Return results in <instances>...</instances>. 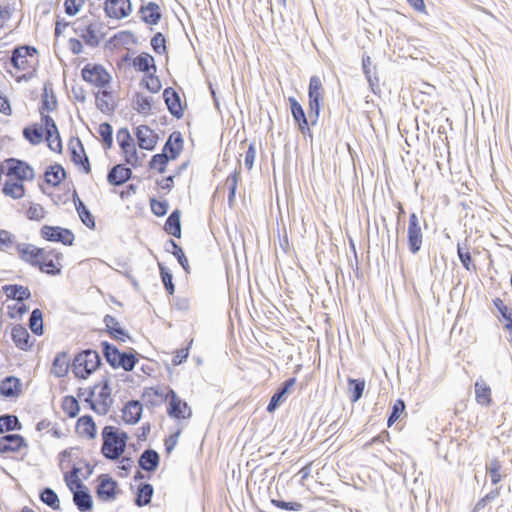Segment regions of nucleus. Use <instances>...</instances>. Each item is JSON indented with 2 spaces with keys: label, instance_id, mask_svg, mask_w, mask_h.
I'll return each instance as SVG.
<instances>
[{
  "label": "nucleus",
  "instance_id": "obj_63",
  "mask_svg": "<svg viewBox=\"0 0 512 512\" xmlns=\"http://www.w3.org/2000/svg\"><path fill=\"white\" fill-rule=\"evenodd\" d=\"M151 47L157 54L166 52V39L161 32H157L151 39Z\"/></svg>",
  "mask_w": 512,
  "mask_h": 512
},
{
  "label": "nucleus",
  "instance_id": "obj_33",
  "mask_svg": "<svg viewBox=\"0 0 512 512\" xmlns=\"http://www.w3.org/2000/svg\"><path fill=\"white\" fill-rule=\"evenodd\" d=\"M110 394L111 391L109 386V379L104 378L101 382V390L99 392L100 402L97 405L96 410L98 414L104 415L109 411L110 406L112 405L113 402Z\"/></svg>",
  "mask_w": 512,
  "mask_h": 512
},
{
  "label": "nucleus",
  "instance_id": "obj_11",
  "mask_svg": "<svg viewBox=\"0 0 512 512\" xmlns=\"http://www.w3.org/2000/svg\"><path fill=\"white\" fill-rule=\"evenodd\" d=\"M38 51L35 47L23 45L13 49L10 62L17 70H26L30 67L28 58H33L37 55Z\"/></svg>",
  "mask_w": 512,
  "mask_h": 512
},
{
  "label": "nucleus",
  "instance_id": "obj_58",
  "mask_svg": "<svg viewBox=\"0 0 512 512\" xmlns=\"http://www.w3.org/2000/svg\"><path fill=\"white\" fill-rule=\"evenodd\" d=\"M142 84L151 93L159 92L162 87L160 79L155 76V72L145 75L142 79Z\"/></svg>",
  "mask_w": 512,
  "mask_h": 512
},
{
  "label": "nucleus",
  "instance_id": "obj_57",
  "mask_svg": "<svg viewBox=\"0 0 512 512\" xmlns=\"http://www.w3.org/2000/svg\"><path fill=\"white\" fill-rule=\"evenodd\" d=\"M239 176H240V171L235 169L234 172L231 173L227 177V180H226V183H227L228 189H229L228 203L230 206L233 204V201L235 199Z\"/></svg>",
  "mask_w": 512,
  "mask_h": 512
},
{
  "label": "nucleus",
  "instance_id": "obj_23",
  "mask_svg": "<svg viewBox=\"0 0 512 512\" xmlns=\"http://www.w3.org/2000/svg\"><path fill=\"white\" fill-rule=\"evenodd\" d=\"M101 24L91 23L83 28L79 27L75 31L90 47H97L100 44L101 37L98 35Z\"/></svg>",
  "mask_w": 512,
  "mask_h": 512
},
{
  "label": "nucleus",
  "instance_id": "obj_43",
  "mask_svg": "<svg viewBox=\"0 0 512 512\" xmlns=\"http://www.w3.org/2000/svg\"><path fill=\"white\" fill-rule=\"evenodd\" d=\"M22 424L16 415L4 414L0 416V433L5 431L21 430Z\"/></svg>",
  "mask_w": 512,
  "mask_h": 512
},
{
  "label": "nucleus",
  "instance_id": "obj_61",
  "mask_svg": "<svg viewBox=\"0 0 512 512\" xmlns=\"http://www.w3.org/2000/svg\"><path fill=\"white\" fill-rule=\"evenodd\" d=\"M116 139L121 150L131 148V145L134 144V140L127 128H120L117 131Z\"/></svg>",
  "mask_w": 512,
  "mask_h": 512
},
{
  "label": "nucleus",
  "instance_id": "obj_29",
  "mask_svg": "<svg viewBox=\"0 0 512 512\" xmlns=\"http://www.w3.org/2000/svg\"><path fill=\"white\" fill-rule=\"evenodd\" d=\"M21 392V382L15 376H7L0 381V395L6 398L16 397Z\"/></svg>",
  "mask_w": 512,
  "mask_h": 512
},
{
  "label": "nucleus",
  "instance_id": "obj_46",
  "mask_svg": "<svg viewBox=\"0 0 512 512\" xmlns=\"http://www.w3.org/2000/svg\"><path fill=\"white\" fill-rule=\"evenodd\" d=\"M39 498L44 504H46L53 510H58L60 508V501L58 495L53 489L49 487H45L40 491Z\"/></svg>",
  "mask_w": 512,
  "mask_h": 512
},
{
  "label": "nucleus",
  "instance_id": "obj_64",
  "mask_svg": "<svg viewBox=\"0 0 512 512\" xmlns=\"http://www.w3.org/2000/svg\"><path fill=\"white\" fill-rule=\"evenodd\" d=\"M45 210L44 208L42 207V205L40 204H37V203H31V205L29 206L27 212H26V216L29 220H35V221H40L42 220L44 217H45Z\"/></svg>",
  "mask_w": 512,
  "mask_h": 512
},
{
  "label": "nucleus",
  "instance_id": "obj_4",
  "mask_svg": "<svg viewBox=\"0 0 512 512\" xmlns=\"http://www.w3.org/2000/svg\"><path fill=\"white\" fill-rule=\"evenodd\" d=\"M101 364V358L97 351L92 349L78 353L72 363V371L77 378L87 379Z\"/></svg>",
  "mask_w": 512,
  "mask_h": 512
},
{
  "label": "nucleus",
  "instance_id": "obj_50",
  "mask_svg": "<svg viewBox=\"0 0 512 512\" xmlns=\"http://www.w3.org/2000/svg\"><path fill=\"white\" fill-rule=\"evenodd\" d=\"M112 95L107 90L99 91L96 94V106L103 113H111L114 110L113 105L109 103Z\"/></svg>",
  "mask_w": 512,
  "mask_h": 512
},
{
  "label": "nucleus",
  "instance_id": "obj_14",
  "mask_svg": "<svg viewBox=\"0 0 512 512\" xmlns=\"http://www.w3.org/2000/svg\"><path fill=\"white\" fill-rule=\"evenodd\" d=\"M104 4V11L109 18L123 19L132 12L130 0H106Z\"/></svg>",
  "mask_w": 512,
  "mask_h": 512
},
{
  "label": "nucleus",
  "instance_id": "obj_26",
  "mask_svg": "<svg viewBox=\"0 0 512 512\" xmlns=\"http://www.w3.org/2000/svg\"><path fill=\"white\" fill-rule=\"evenodd\" d=\"M142 404L138 400L129 401L122 410V418L127 424H136L142 415Z\"/></svg>",
  "mask_w": 512,
  "mask_h": 512
},
{
  "label": "nucleus",
  "instance_id": "obj_1",
  "mask_svg": "<svg viewBox=\"0 0 512 512\" xmlns=\"http://www.w3.org/2000/svg\"><path fill=\"white\" fill-rule=\"evenodd\" d=\"M101 435L103 440L101 453L103 456L109 460L119 459L126 449L128 434L108 425L103 428Z\"/></svg>",
  "mask_w": 512,
  "mask_h": 512
},
{
  "label": "nucleus",
  "instance_id": "obj_28",
  "mask_svg": "<svg viewBox=\"0 0 512 512\" xmlns=\"http://www.w3.org/2000/svg\"><path fill=\"white\" fill-rule=\"evenodd\" d=\"M2 290L8 299L23 302L31 298V292L28 287L18 284H7Z\"/></svg>",
  "mask_w": 512,
  "mask_h": 512
},
{
  "label": "nucleus",
  "instance_id": "obj_32",
  "mask_svg": "<svg viewBox=\"0 0 512 512\" xmlns=\"http://www.w3.org/2000/svg\"><path fill=\"white\" fill-rule=\"evenodd\" d=\"M474 387L476 402L484 407L490 406L492 403L490 386L482 378H479Z\"/></svg>",
  "mask_w": 512,
  "mask_h": 512
},
{
  "label": "nucleus",
  "instance_id": "obj_31",
  "mask_svg": "<svg viewBox=\"0 0 512 512\" xmlns=\"http://www.w3.org/2000/svg\"><path fill=\"white\" fill-rule=\"evenodd\" d=\"M362 67L363 72L366 76V79L369 83V87L374 94L380 92L379 86V78L377 77V73L375 67H371V58L368 55H364L362 58Z\"/></svg>",
  "mask_w": 512,
  "mask_h": 512
},
{
  "label": "nucleus",
  "instance_id": "obj_6",
  "mask_svg": "<svg viewBox=\"0 0 512 512\" xmlns=\"http://www.w3.org/2000/svg\"><path fill=\"white\" fill-rule=\"evenodd\" d=\"M81 75L84 81L98 88H104L111 81L110 74L100 64H86L81 70Z\"/></svg>",
  "mask_w": 512,
  "mask_h": 512
},
{
  "label": "nucleus",
  "instance_id": "obj_34",
  "mask_svg": "<svg viewBox=\"0 0 512 512\" xmlns=\"http://www.w3.org/2000/svg\"><path fill=\"white\" fill-rule=\"evenodd\" d=\"M106 330L110 336L116 340L124 342L126 338H129L128 332L119 326L118 320L111 315H106L103 319Z\"/></svg>",
  "mask_w": 512,
  "mask_h": 512
},
{
  "label": "nucleus",
  "instance_id": "obj_52",
  "mask_svg": "<svg viewBox=\"0 0 512 512\" xmlns=\"http://www.w3.org/2000/svg\"><path fill=\"white\" fill-rule=\"evenodd\" d=\"M62 409L68 417L74 418L80 411V406L74 396H65L62 402Z\"/></svg>",
  "mask_w": 512,
  "mask_h": 512
},
{
  "label": "nucleus",
  "instance_id": "obj_48",
  "mask_svg": "<svg viewBox=\"0 0 512 512\" xmlns=\"http://www.w3.org/2000/svg\"><path fill=\"white\" fill-rule=\"evenodd\" d=\"M168 244L172 247V250L167 249L168 252H171L181 267L185 270L186 273H190V266L188 263V259L185 256L183 249L173 240L170 239Z\"/></svg>",
  "mask_w": 512,
  "mask_h": 512
},
{
  "label": "nucleus",
  "instance_id": "obj_35",
  "mask_svg": "<svg viewBox=\"0 0 512 512\" xmlns=\"http://www.w3.org/2000/svg\"><path fill=\"white\" fill-rule=\"evenodd\" d=\"M133 67L136 70L147 74L151 73V70L156 72V65L153 56L145 52L139 54L133 59Z\"/></svg>",
  "mask_w": 512,
  "mask_h": 512
},
{
  "label": "nucleus",
  "instance_id": "obj_25",
  "mask_svg": "<svg viewBox=\"0 0 512 512\" xmlns=\"http://www.w3.org/2000/svg\"><path fill=\"white\" fill-rule=\"evenodd\" d=\"M160 463V456L157 451L153 449H146L139 457V467L147 472H154L157 470Z\"/></svg>",
  "mask_w": 512,
  "mask_h": 512
},
{
  "label": "nucleus",
  "instance_id": "obj_5",
  "mask_svg": "<svg viewBox=\"0 0 512 512\" xmlns=\"http://www.w3.org/2000/svg\"><path fill=\"white\" fill-rule=\"evenodd\" d=\"M309 117L312 125L316 124L320 114V102L323 99V85L318 76H312L308 88Z\"/></svg>",
  "mask_w": 512,
  "mask_h": 512
},
{
  "label": "nucleus",
  "instance_id": "obj_44",
  "mask_svg": "<svg viewBox=\"0 0 512 512\" xmlns=\"http://www.w3.org/2000/svg\"><path fill=\"white\" fill-rule=\"evenodd\" d=\"M43 129L37 124L27 126L23 129L24 138L32 145H38L43 140Z\"/></svg>",
  "mask_w": 512,
  "mask_h": 512
},
{
  "label": "nucleus",
  "instance_id": "obj_56",
  "mask_svg": "<svg viewBox=\"0 0 512 512\" xmlns=\"http://www.w3.org/2000/svg\"><path fill=\"white\" fill-rule=\"evenodd\" d=\"M457 254H458V257H459L463 267L467 271H475L476 270V265L473 263V260H472V257H471V254H470L468 248L464 249L460 245V243H458Z\"/></svg>",
  "mask_w": 512,
  "mask_h": 512
},
{
  "label": "nucleus",
  "instance_id": "obj_21",
  "mask_svg": "<svg viewBox=\"0 0 512 512\" xmlns=\"http://www.w3.org/2000/svg\"><path fill=\"white\" fill-rule=\"evenodd\" d=\"M132 177V170L123 164L113 166L107 174V181L113 186H120Z\"/></svg>",
  "mask_w": 512,
  "mask_h": 512
},
{
  "label": "nucleus",
  "instance_id": "obj_13",
  "mask_svg": "<svg viewBox=\"0 0 512 512\" xmlns=\"http://www.w3.org/2000/svg\"><path fill=\"white\" fill-rule=\"evenodd\" d=\"M96 488L97 497L103 502H110L116 498L117 482L108 474H101Z\"/></svg>",
  "mask_w": 512,
  "mask_h": 512
},
{
  "label": "nucleus",
  "instance_id": "obj_19",
  "mask_svg": "<svg viewBox=\"0 0 512 512\" xmlns=\"http://www.w3.org/2000/svg\"><path fill=\"white\" fill-rule=\"evenodd\" d=\"M290 110L295 123L302 134L310 132L309 123L302 105L294 97H289Z\"/></svg>",
  "mask_w": 512,
  "mask_h": 512
},
{
  "label": "nucleus",
  "instance_id": "obj_10",
  "mask_svg": "<svg viewBox=\"0 0 512 512\" xmlns=\"http://www.w3.org/2000/svg\"><path fill=\"white\" fill-rule=\"evenodd\" d=\"M166 399H169L167 413L171 418L187 419L192 416V410L187 402L183 401L173 389L168 390Z\"/></svg>",
  "mask_w": 512,
  "mask_h": 512
},
{
  "label": "nucleus",
  "instance_id": "obj_9",
  "mask_svg": "<svg viewBox=\"0 0 512 512\" xmlns=\"http://www.w3.org/2000/svg\"><path fill=\"white\" fill-rule=\"evenodd\" d=\"M40 235L47 241L59 242L67 246L73 245L75 239V235L70 229L60 226L44 225L40 229Z\"/></svg>",
  "mask_w": 512,
  "mask_h": 512
},
{
  "label": "nucleus",
  "instance_id": "obj_39",
  "mask_svg": "<svg viewBox=\"0 0 512 512\" xmlns=\"http://www.w3.org/2000/svg\"><path fill=\"white\" fill-rule=\"evenodd\" d=\"M69 371L68 355L62 351L55 356L51 372L58 378L64 377Z\"/></svg>",
  "mask_w": 512,
  "mask_h": 512
},
{
  "label": "nucleus",
  "instance_id": "obj_49",
  "mask_svg": "<svg viewBox=\"0 0 512 512\" xmlns=\"http://www.w3.org/2000/svg\"><path fill=\"white\" fill-rule=\"evenodd\" d=\"M37 268L45 274L56 276L61 273L62 266L61 264L55 263L53 259H40Z\"/></svg>",
  "mask_w": 512,
  "mask_h": 512
},
{
  "label": "nucleus",
  "instance_id": "obj_24",
  "mask_svg": "<svg viewBox=\"0 0 512 512\" xmlns=\"http://www.w3.org/2000/svg\"><path fill=\"white\" fill-rule=\"evenodd\" d=\"M139 13L143 22L149 25H156L162 17L160 6L155 2H149L140 7Z\"/></svg>",
  "mask_w": 512,
  "mask_h": 512
},
{
  "label": "nucleus",
  "instance_id": "obj_27",
  "mask_svg": "<svg viewBox=\"0 0 512 512\" xmlns=\"http://www.w3.org/2000/svg\"><path fill=\"white\" fill-rule=\"evenodd\" d=\"M11 336H12V340L15 344V346L23 351H27L28 349L31 348L32 346V343H30V334L28 332V330L18 324V325H15L13 328H12V332H11Z\"/></svg>",
  "mask_w": 512,
  "mask_h": 512
},
{
  "label": "nucleus",
  "instance_id": "obj_16",
  "mask_svg": "<svg viewBox=\"0 0 512 512\" xmlns=\"http://www.w3.org/2000/svg\"><path fill=\"white\" fill-rule=\"evenodd\" d=\"M27 447L25 438L19 434H7L0 437V454L18 452Z\"/></svg>",
  "mask_w": 512,
  "mask_h": 512
},
{
  "label": "nucleus",
  "instance_id": "obj_59",
  "mask_svg": "<svg viewBox=\"0 0 512 512\" xmlns=\"http://www.w3.org/2000/svg\"><path fill=\"white\" fill-rule=\"evenodd\" d=\"M405 408L406 405L402 399H397L395 401L387 420L388 427H391L400 418V415L405 411Z\"/></svg>",
  "mask_w": 512,
  "mask_h": 512
},
{
  "label": "nucleus",
  "instance_id": "obj_15",
  "mask_svg": "<svg viewBox=\"0 0 512 512\" xmlns=\"http://www.w3.org/2000/svg\"><path fill=\"white\" fill-rule=\"evenodd\" d=\"M296 379L289 378L284 381L272 395L266 408L267 412L273 413L283 402L286 401L290 389L295 385Z\"/></svg>",
  "mask_w": 512,
  "mask_h": 512
},
{
  "label": "nucleus",
  "instance_id": "obj_17",
  "mask_svg": "<svg viewBox=\"0 0 512 512\" xmlns=\"http://www.w3.org/2000/svg\"><path fill=\"white\" fill-rule=\"evenodd\" d=\"M163 99L171 115L177 119L183 117V108L180 96L172 87H167L164 89Z\"/></svg>",
  "mask_w": 512,
  "mask_h": 512
},
{
  "label": "nucleus",
  "instance_id": "obj_38",
  "mask_svg": "<svg viewBox=\"0 0 512 512\" xmlns=\"http://www.w3.org/2000/svg\"><path fill=\"white\" fill-rule=\"evenodd\" d=\"M180 217H181L180 210L176 209V210L172 211V213L168 216V218L165 222V226H164L165 231L168 234H170L176 238L181 237Z\"/></svg>",
  "mask_w": 512,
  "mask_h": 512
},
{
  "label": "nucleus",
  "instance_id": "obj_51",
  "mask_svg": "<svg viewBox=\"0 0 512 512\" xmlns=\"http://www.w3.org/2000/svg\"><path fill=\"white\" fill-rule=\"evenodd\" d=\"M151 101L150 97L144 96L141 93H136L133 98V108L141 114H148L151 110Z\"/></svg>",
  "mask_w": 512,
  "mask_h": 512
},
{
  "label": "nucleus",
  "instance_id": "obj_3",
  "mask_svg": "<svg viewBox=\"0 0 512 512\" xmlns=\"http://www.w3.org/2000/svg\"><path fill=\"white\" fill-rule=\"evenodd\" d=\"M102 353L107 363L114 369L122 368L127 372L132 371L138 359L136 352L132 349L130 352H121L116 346L107 341L101 342Z\"/></svg>",
  "mask_w": 512,
  "mask_h": 512
},
{
  "label": "nucleus",
  "instance_id": "obj_42",
  "mask_svg": "<svg viewBox=\"0 0 512 512\" xmlns=\"http://www.w3.org/2000/svg\"><path fill=\"white\" fill-rule=\"evenodd\" d=\"M348 392L350 394V400L352 403L358 402L364 392L365 388V379L364 378H348Z\"/></svg>",
  "mask_w": 512,
  "mask_h": 512
},
{
  "label": "nucleus",
  "instance_id": "obj_7",
  "mask_svg": "<svg viewBox=\"0 0 512 512\" xmlns=\"http://www.w3.org/2000/svg\"><path fill=\"white\" fill-rule=\"evenodd\" d=\"M6 175L14 177L16 181H32L35 178L34 169L25 161L9 158L5 160Z\"/></svg>",
  "mask_w": 512,
  "mask_h": 512
},
{
  "label": "nucleus",
  "instance_id": "obj_18",
  "mask_svg": "<svg viewBox=\"0 0 512 512\" xmlns=\"http://www.w3.org/2000/svg\"><path fill=\"white\" fill-rule=\"evenodd\" d=\"M135 135L141 149L153 150L155 148L158 136L147 125L138 126Z\"/></svg>",
  "mask_w": 512,
  "mask_h": 512
},
{
  "label": "nucleus",
  "instance_id": "obj_40",
  "mask_svg": "<svg viewBox=\"0 0 512 512\" xmlns=\"http://www.w3.org/2000/svg\"><path fill=\"white\" fill-rule=\"evenodd\" d=\"M66 177V171L60 164L50 165L45 171L47 184L57 186Z\"/></svg>",
  "mask_w": 512,
  "mask_h": 512
},
{
  "label": "nucleus",
  "instance_id": "obj_45",
  "mask_svg": "<svg viewBox=\"0 0 512 512\" xmlns=\"http://www.w3.org/2000/svg\"><path fill=\"white\" fill-rule=\"evenodd\" d=\"M76 210L82 223L89 229H95V218L80 199H78V202H76Z\"/></svg>",
  "mask_w": 512,
  "mask_h": 512
},
{
  "label": "nucleus",
  "instance_id": "obj_37",
  "mask_svg": "<svg viewBox=\"0 0 512 512\" xmlns=\"http://www.w3.org/2000/svg\"><path fill=\"white\" fill-rule=\"evenodd\" d=\"M154 488L150 483H141L138 486L134 504L138 507H143L150 504Z\"/></svg>",
  "mask_w": 512,
  "mask_h": 512
},
{
  "label": "nucleus",
  "instance_id": "obj_60",
  "mask_svg": "<svg viewBox=\"0 0 512 512\" xmlns=\"http://www.w3.org/2000/svg\"><path fill=\"white\" fill-rule=\"evenodd\" d=\"M16 245V236L10 231L0 229V251H7Z\"/></svg>",
  "mask_w": 512,
  "mask_h": 512
},
{
  "label": "nucleus",
  "instance_id": "obj_41",
  "mask_svg": "<svg viewBox=\"0 0 512 512\" xmlns=\"http://www.w3.org/2000/svg\"><path fill=\"white\" fill-rule=\"evenodd\" d=\"M2 192L12 199H21L25 196V187L23 182L7 180L2 187Z\"/></svg>",
  "mask_w": 512,
  "mask_h": 512
},
{
  "label": "nucleus",
  "instance_id": "obj_36",
  "mask_svg": "<svg viewBox=\"0 0 512 512\" xmlns=\"http://www.w3.org/2000/svg\"><path fill=\"white\" fill-rule=\"evenodd\" d=\"M57 107V99L51 84L46 83L44 85L40 113L43 114L45 111H54Z\"/></svg>",
  "mask_w": 512,
  "mask_h": 512
},
{
  "label": "nucleus",
  "instance_id": "obj_20",
  "mask_svg": "<svg viewBox=\"0 0 512 512\" xmlns=\"http://www.w3.org/2000/svg\"><path fill=\"white\" fill-rule=\"evenodd\" d=\"M69 150L71 152V160L76 165H81L85 173H90V162L88 156L85 153L83 144L79 138H76V146L73 145V140L70 141Z\"/></svg>",
  "mask_w": 512,
  "mask_h": 512
},
{
  "label": "nucleus",
  "instance_id": "obj_62",
  "mask_svg": "<svg viewBox=\"0 0 512 512\" xmlns=\"http://www.w3.org/2000/svg\"><path fill=\"white\" fill-rule=\"evenodd\" d=\"M491 477L492 484L496 485L501 481V464L497 459H492L486 467Z\"/></svg>",
  "mask_w": 512,
  "mask_h": 512
},
{
  "label": "nucleus",
  "instance_id": "obj_30",
  "mask_svg": "<svg viewBox=\"0 0 512 512\" xmlns=\"http://www.w3.org/2000/svg\"><path fill=\"white\" fill-rule=\"evenodd\" d=\"M76 432L82 437L94 439L96 437L97 429L92 416H81L76 423Z\"/></svg>",
  "mask_w": 512,
  "mask_h": 512
},
{
  "label": "nucleus",
  "instance_id": "obj_54",
  "mask_svg": "<svg viewBox=\"0 0 512 512\" xmlns=\"http://www.w3.org/2000/svg\"><path fill=\"white\" fill-rule=\"evenodd\" d=\"M159 270L161 280L163 282L164 288L169 295H173L175 292V286L173 283V275L163 264L159 263Z\"/></svg>",
  "mask_w": 512,
  "mask_h": 512
},
{
  "label": "nucleus",
  "instance_id": "obj_2",
  "mask_svg": "<svg viewBox=\"0 0 512 512\" xmlns=\"http://www.w3.org/2000/svg\"><path fill=\"white\" fill-rule=\"evenodd\" d=\"M80 468L73 466L70 474L65 475V481L73 492V502L80 512H88L93 507L92 496L88 488L81 482L78 477Z\"/></svg>",
  "mask_w": 512,
  "mask_h": 512
},
{
  "label": "nucleus",
  "instance_id": "obj_47",
  "mask_svg": "<svg viewBox=\"0 0 512 512\" xmlns=\"http://www.w3.org/2000/svg\"><path fill=\"white\" fill-rule=\"evenodd\" d=\"M29 327L35 335L41 336L43 334V314L40 309L36 308L31 312L29 317Z\"/></svg>",
  "mask_w": 512,
  "mask_h": 512
},
{
  "label": "nucleus",
  "instance_id": "obj_8",
  "mask_svg": "<svg viewBox=\"0 0 512 512\" xmlns=\"http://www.w3.org/2000/svg\"><path fill=\"white\" fill-rule=\"evenodd\" d=\"M407 244L412 254H417L423 244V232L420 219L416 213H411L408 221Z\"/></svg>",
  "mask_w": 512,
  "mask_h": 512
},
{
  "label": "nucleus",
  "instance_id": "obj_53",
  "mask_svg": "<svg viewBox=\"0 0 512 512\" xmlns=\"http://www.w3.org/2000/svg\"><path fill=\"white\" fill-rule=\"evenodd\" d=\"M98 133L102 138L104 149H110L113 145V128L108 122L99 125Z\"/></svg>",
  "mask_w": 512,
  "mask_h": 512
},
{
  "label": "nucleus",
  "instance_id": "obj_55",
  "mask_svg": "<svg viewBox=\"0 0 512 512\" xmlns=\"http://www.w3.org/2000/svg\"><path fill=\"white\" fill-rule=\"evenodd\" d=\"M169 157L165 153H158L152 156L149 162L150 169H156L159 173H164L169 162Z\"/></svg>",
  "mask_w": 512,
  "mask_h": 512
},
{
  "label": "nucleus",
  "instance_id": "obj_22",
  "mask_svg": "<svg viewBox=\"0 0 512 512\" xmlns=\"http://www.w3.org/2000/svg\"><path fill=\"white\" fill-rule=\"evenodd\" d=\"M183 149V138L180 132H173L165 142L162 153L168 155L170 160H175Z\"/></svg>",
  "mask_w": 512,
  "mask_h": 512
},
{
  "label": "nucleus",
  "instance_id": "obj_12",
  "mask_svg": "<svg viewBox=\"0 0 512 512\" xmlns=\"http://www.w3.org/2000/svg\"><path fill=\"white\" fill-rule=\"evenodd\" d=\"M15 248L19 258L33 267H37L40 257L45 255V248H39L30 243H16Z\"/></svg>",
  "mask_w": 512,
  "mask_h": 512
}]
</instances>
